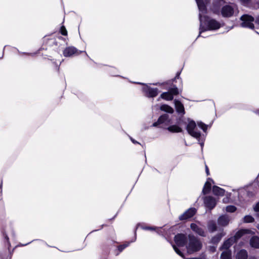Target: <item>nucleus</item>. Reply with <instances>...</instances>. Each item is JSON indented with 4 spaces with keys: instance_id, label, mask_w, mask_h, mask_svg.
Instances as JSON below:
<instances>
[{
    "instance_id": "1",
    "label": "nucleus",
    "mask_w": 259,
    "mask_h": 259,
    "mask_svg": "<svg viewBox=\"0 0 259 259\" xmlns=\"http://www.w3.org/2000/svg\"><path fill=\"white\" fill-rule=\"evenodd\" d=\"M199 11L201 12L199 15L200 21L199 34L208 30H216L221 27L220 23L214 19H211L208 17H202V14H205L207 12L206 6L210 3V0H195Z\"/></svg>"
},
{
    "instance_id": "2",
    "label": "nucleus",
    "mask_w": 259,
    "mask_h": 259,
    "mask_svg": "<svg viewBox=\"0 0 259 259\" xmlns=\"http://www.w3.org/2000/svg\"><path fill=\"white\" fill-rule=\"evenodd\" d=\"M188 237V243L186 245L187 252L192 254L199 251L202 247L200 240L193 235H189Z\"/></svg>"
},
{
    "instance_id": "3",
    "label": "nucleus",
    "mask_w": 259,
    "mask_h": 259,
    "mask_svg": "<svg viewBox=\"0 0 259 259\" xmlns=\"http://www.w3.org/2000/svg\"><path fill=\"white\" fill-rule=\"evenodd\" d=\"M240 20L242 21L240 24L241 27L254 29V26L253 22L254 21V18L252 16L245 14L241 17Z\"/></svg>"
},
{
    "instance_id": "4",
    "label": "nucleus",
    "mask_w": 259,
    "mask_h": 259,
    "mask_svg": "<svg viewBox=\"0 0 259 259\" xmlns=\"http://www.w3.org/2000/svg\"><path fill=\"white\" fill-rule=\"evenodd\" d=\"M186 130L191 136L196 138H199L200 137V133L197 131L196 123L193 120H191L188 122Z\"/></svg>"
},
{
    "instance_id": "5",
    "label": "nucleus",
    "mask_w": 259,
    "mask_h": 259,
    "mask_svg": "<svg viewBox=\"0 0 259 259\" xmlns=\"http://www.w3.org/2000/svg\"><path fill=\"white\" fill-rule=\"evenodd\" d=\"M236 6L226 5L222 7L221 14L224 17H231L234 13Z\"/></svg>"
},
{
    "instance_id": "6",
    "label": "nucleus",
    "mask_w": 259,
    "mask_h": 259,
    "mask_svg": "<svg viewBox=\"0 0 259 259\" xmlns=\"http://www.w3.org/2000/svg\"><path fill=\"white\" fill-rule=\"evenodd\" d=\"M174 240L178 246L183 247L186 244L188 238L185 234L180 233L175 236Z\"/></svg>"
},
{
    "instance_id": "7",
    "label": "nucleus",
    "mask_w": 259,
    "mask_h": 259,
    "mask_svg": "<svg viewBox=\"0 0 259 259\" xmlns=\"http://www.w3.org/2000/svg\"><path fill=\"white\" fill-rule=\"evenodd\" d=\"M197 212L196 208L191 207L187 209L182 214L179 216V220L181 221L186 220L193 217Z\"/></svg>"
},
{
    "instance_id": "8",
    "label": "nucleus",
    "mask_w": 259,
    "mask_h": 259,
    "mask_svg": "<svg viewBox=\"0 0 259 259\" xmlns=\"http://www.w3.org/2000/svg\"><path fill=\"white\" fill-rule=\"evenodd\" d=\"M145 96L148 98L156 97L158 94V90L157 88H152L146 86L143 89Z\"/></svg>"
},
{
    "instance_id": "9",
    "label": "nucleus",
    "mask_w": 259,
    "mask_h": 259,
    "mask_svg": "<svg viewBox=\"0 0 259 259\" xmlns=\"http://www.w3.org/2000/svg\"><path fill=\"white\" fill-rule=\"evenodd\" d=\"M191 230L196 234L202 237L206 236V233L202 227L195 223L190 225Z\"/></svg>"
},
{
    "instance_id": "10",
    "label": "nucleus",
    "mask_w": 259,
    "mask_h": 259,
    "mask_svg": "<svg viewBox=\"0 0 259 259\" xmlns=\"http://www.w3.org/2000/svg\"><path fill=\"white\" fill-rule=\"evenodd\" d=\"M205 206L210 209L214 208L216 205L215 199L212 196H206L204 199Z\"/></svg>"
},
{
    "instance_id": "11",
    "label": "nucleus",
    "mask_w": 259,
    "mask_h": 259,
    "mask_svg": "<svg viewBox=\"0 0 259 259\" xmlns=\"http://www.w3.org/2000/svg\"><path fill=\"white\" fill-rule=\"evenodd\" d=\"M254 233H255L254 232H252L249 229H241L237 231L235 233V235L232 237L235 239V241L236 242L244 235L247 234H254Z\"/></svg>"
},
{
    "instance_id": "12",
    "label": "nucleus",
    "mask_w": 259,
    "mask_h": 259,
    "mask_svg": "<svg viewBox=\"0 0 259 259\" xmlns=\"http://www.w3.org/2000/svg\"><path fill=\"white\" fill-rule=\"evenodd\" d=\"M81 53L75 47H69L66 48L63 51V55L65 57H70L73 55H78Z\"/></svg>"
},
{
    "instance_id": "13",
    "label": "nucleus",
    "mask_w": 259,
    "mask_h": 259,
    "mask_svg": "<svg viewBox=\"0 0 259 259\" xmlns=\"http://www.w3.org/2000/svg\"><path fill=\"white\" fill-rule=\"evenodd\" d=\"M230 221L229 217L226 215L220 216L218 220V223L220 226H226Z\"/></svg>"
},
{
    "instance_id": "14",
    "label": "nucleus",
    "mask_w": 259,
    "mask_h": 259,
    "mask_svg": "<svg viewBox=\"0 0 259 259\" xmlns=\"http://www.w3.org/2000/svg\"><path fill=\"white\" fill-rule=\"evenodd\" d=\"M235 242V239L231 237L224 242L221 249L227 250Z\"/></svg>"
},
{
    "instance_id": "15",
    "label": "nucleus",
    "mask_w": 259,
    "mask_h": 259,
    "mask_svg": "<svg viewBox=\"0 0 259 259\" xmlns=\"http://www.w3.org/2000/svg\"><path fill=\"white\" fill-rule=\"evenodd\" d=\"M168 120V115L167 114H163L161 115L158 120L156 122H155L153 123V126L156 127L158 125L165 123L166 121Z\"/></svg>"
},
{
    "instance_id": "16",
    "label": "nucleus",
    "mask_w": 259,
    "mask_h": 259,
    "mask_svg": "<svg viewBox=\"0 0 259 259\" xmlns=\"http://www.w3.org/2000/svg\"><path fill=\"white\" fill-rule=\"evenodd\" d=\"M248 256L247 251L245 249H242L237 252L235 258L236 259H247Z\"/></svg>"
},
{
    "instance_id": "17",
    "label": "nucleus",
    "mask_w": 259,
    "mask_h": 259,
    "mask_svg": "<svg viewBox=\"0 0 259 259\" xmlns=\"http://www.w3.org/2000/svg\"><path fill=\"white\" fill-rule=\"evenodd\" d=\"M174 103L177 112L184 114L185 113V109L183 104L177 100H175Z\"/></svg>"
},
{
    "instance_id": "18",
    "label": "nucleus",
    "mask_w": 259,
    "mask_h": 259,
    "mask_svg": "<svg viewBox=\"0 0 259 259\" xmlns=\"http://www.w3.org/2000/svg\"><path fill=\"white\" fill-rule=\"evenodd\" d=\"M223 3H224V0H214L213 6L211 8L212 11L214 13H217L219 12L220 6Z\"/></svg>"
},
{
    "instance_id": "19",
    "label": "nucleus",
    "mask_w": 259,
    "mask_h": 259,
    "mask_svg": "<svg viewBox=\"0 0 259 259\" xmlns=\"http://www.w3.org/2000/svg\"><path fill=\"white\" fill-rule=\"evenodd\" d=\"M250 245L255 248H259V237L254 236L251 238L249 241Z\"/></svg>"
},
{
    "instance_id": "20",
    "label": "nucleus",
    "mask_w": 259,
    "mask_h": 259,
    "mask_svg": "<svg viewBox=\"0 0 259 259\" xmlns=\"http://www.w3.org/2000/svg\"><path fill=\"white\" fill-rule=\"evenodd\" d=\"M225 190L217 186H214L212 187V192L214 195L218 196H223L225 194Z\"/></svg>"
},
{
    "instance_id": "21",
    "label": "nucleus",
    "mask_w": 259,
    "mask_h": 259,
    "mask_svg": "<svg viewBox=\"0 0 259 259\" xmlns=\"http://www.w3.org/2000/svg\"><path fill=\"white\" fill-rule=\"evenodd\" d=\"M207 228L209 232L212 233L215 232L217 229L216 223L213 221H210L207 224Z\"/></svg>"
},
{
    "instance_id": "22",
    "label": "nucleus",
    "mask_w": 259,
    "mask_h": 259,
    "mask_svg": "<svg viewBox=\"0 0 259 259\" xmlns=\"http://www.w3.org/2000/svg\"><path fill=\"white\" fill-rule=\"evenodd\" d=\"M224 235L225 234H223V233L217 234L215 236H214L211 238L210 241L211 243L215 244H218L220 241L223 236H224Z\"/></svg>"
},
{
    "instance_id": "23",
    "label": "nucleus",
    "mask_w": 259,
    "mask_h": 259,
    "mask_svg": "<svg viewBox=\"0 0 259 259\" xmlns=\"http://www.w3.org/2000/svg\"><path fill=\"white\" fill-rule=\"evenodd\" d=\"M167 129L171 133H181L182 132V129L177 125H170Z\"/></svg>"
},
{
    "instance_id": "24",
    "label": "nucleus",
    "mask_w": 259,
    "mask_h": 259,
    "mask_svg": "<svg viewBox=\"0 0 259 259\" xmlns=\"http://www.w3.org/2000/svg\"><path fill=\"white\" fill-rule=\"evenodd\" d=\"M160 97L167 101H171L173 99V96L169 92H164L161 94Z\"/></svg>"
},
{
    "instance_id": "25",
    "label": "nucleus",
    "mask_w": 259,
    "mask_h": 259,
    "mask_svg": "<svg viewBox=\"0 0 259 259\" xmlns=\"http://www.w3.org/2000/svg\"><path fill=\"white\" fill-rule=\"evenodd\" d=\"M160 109L161 110L166 112L169 113H172L174 112L173 108L168 105H162L160 106Z\"/></svg>"
},
{
    "instance_id": "26",
    "label": "nucleus",
    "mask_w": 259,
    "mask_h": 259,
    "mask_svg": "<svg viewBox=\"0 0 259 259\" xmlns=\"http://www.w3.org/2000/svg\"><path fill=\"white\" fill-rule=\"evenodd\" d=\"M221 259H231V251L228 250L223 251L221 255Z\"/></svg>"
},
{
    "instance_id": "27",
    "label": "nucleus",
    "mask_w": 259,
    "mask_h": 259,
    "mask_svg": "<svg viewBox=\"0 0 259 259\" xmlns=\"http://www.w3.org/2000/svg\"><path fill=\"white\" fill-rule=\"evenodd\" d=\"M172 247H173L174 249L176 251V252L178 254H179L180 256H181L183 258H184V259H198V258H196V257L185 258L184 257V255L183 253L180 251V250L175 245H173Z\"/></svg>"
},
{
    "instance_id": "28",
    "label": "nucleus",
    "mask_w": 259,
    "mask_h": 259,
    "mask_svg": "<svg viewBox=\"0 0 259 259\" xmlns=\"http://www.w3.org/2000/svg\"><path fill=\"white\" fill-rule=\"evenodd\" d=\"M210 188H211V184L208 182H206L204 186V187H203V189L202 190L203 194H205L208 193L210 191Z\"/></svg>"
},
{
    "instance_id": "29",
    "label": "nucleus",
    "mask_w": 259,
    "mask_h": 259,
    "mask_svg": "<svg viewBox=\"0 0 259 259\" xmlns=\"http://www.w3.org/2000/svg\"><path fill=\"white\" fill-rule=\"evenodd\" d=\"M254 221V218L251 215H246L244 217V222L245 223H252Z\"/></svg>"
},
{
    "instance_id": "30",
    "label": "nucleus",
    "mask_w": 259,
    "mask_h": 259,
    "mask_svg": "<svg viewBox=\"0 0 259 259\" xmlns=\"http://www.w3.org/2000/svg\"><path fill=\"white\" fill-rule=\"evenodd\" d=\"M236 207L234 205H229L226 208V210L229 212H234L236 211Z\"/></svg>"
},
{
    "instance_id": "31",
    "label": "nucleus",
    "mask_w": 259,
    "mask_h": 259,
    "mask_svg": "<svg viewBox=\"0 0 259 259\" xmlns=\"http://www.w3.org/2000/svg\"><path fill=\"white\" fill-rule=\"evenodd\" d=\"M169 92L171 93L172 96L173 95H177L179 94V90L176 87L170 89Z\"/></svg>"
},
{
    "instance_id": "32",
    "label": "nucleus",
    "mask_w": 259,
    "mask_h": 259,
    "mask_svg": "<svg viewBox=\"0 0 259 259\" xmlns=\"http://www.w3.org/2000/svg\"><path fill=\"white\" fill-rule=\"evenodd\" d=\"M197 124L204 132H206L207 128V125L202 122H198Z\"/></svg>"
},
{
    "instance_id": "33",
    "label": "nucleus",
    "mask_w": 259,
    "mask_h": 259,
    "mask_svg": "<svg viewBox=\"0 0 259 259\" xmlns=\"http://www.w3.org/2000/svg\"><path fill=\"white\" fill-rule=\"evenodd\" d=\"M60 32L63 35L66 36L67 35V30L66 29L65 26H61V27L60 28Z\"/></svg>"
},
{
    "instance_id": "34",
    "label": "nucleus",
    "mask_w": 259,
    "mask_h": 259,
    "mask_svg": "<svg viewBox=\"0 0 259 259\" xmlns=\"http://www.w3.org/2000/svg\"><path fill=\"white\" fill-rule=\"evenodd\" d=\"M127 246H128V244H123V245H119L118 247V249L120 252H121Z\"/></svg>"
},
{
    "instance_id": "35",
    "label": "nucleus",
    "mask_w": 259,
    "mask_h": 259,
    "mask_svg": "<svg viewBox=\"0 0 259 259\" xmlns=\"http://www.w3.org/2000/svg\"><path fill=\"white\" fill-rule=\"evenodd\" d=\"M143 229L146 230L154 231L156 230V228L154 227H144Z\"/></svg>"
},
{
    "instance_id": "36",
    "label": "nucleus",
    "mask_w": 259,
    "mask_h": 259,
    "mask_svg": "<svg viewBox=\"0 0 259 259\" xmlns=\"http://www.w3.org/2000/svg\"><path fill=\"white\" fill-rule=\"evenodd\" d=\"M253 210L255 212H258L259 211V202H257L254 206H253Z\"/></svg>"
},
{
    "instance_id": "37",
    "label": "nucleus",
    "mask_w": 259,
    "mask_h": 259,
    "mask_svg": "<svg viewBox=\"0 0 259 259\" xmlns=\"http://www.w3.org/2000/svg\"><path fill=\"white\" fill-rule=\"evenodd\" d=\"M250 0H240L241 4L244 6H247Z\"/></svg>"
},
{
    "instance_id": "38",
    "label": "nucleus",
    "mask_w": 259,
    "mask_h": 259,
    "mask_svg": "<svg viewBox=\"0 0 259 259\" xmlns=\"http://www.w3.org/2000/svg\"><path fill=\"white\" fill-rule=\"evenodd\" d=\"M205 171H206L207 176L209 175L210 174H209L208 167L206 165H205Z\"/></svg>"
},
{
    "instance_id": "39",
    "label": "nucleus",
    "mask_w": 259,
    "mask_h": 259,
    "mask_svg": "<svg viewBox=\"0 0 259 259\" xmlns=\"http://www.w3.org/2000/svg\"><path fill=\"white\" fill-rule=\"evenodd\" d=\"M209 250L211 252H214L216 250V247L215 246H210L209 248Z\"/></svg>"
},
{
    "instance_id": "40",
    "label": "nucleus",
    "mask_w": 259,
    "mask_h": 259,
    "mask_svg": "<svg viewBox=\"0 0 259 259\" xmlns=\"http://www.w3.org/2000/svg\"><path fill=\"white\" fill-rule=\"evenodd\" d=\"M255 22L256 24H258L259 25V16L256 17L255 20Z\"/></svg>"
},
{
    "instance_id": "41",
    "label": "nucleus",
    "mask_w": 259,
    "mask_h": 259,
    "mask_svg": "<svg viewBox=\"0 0 259 259\" xmlns=\"http://www.w3.org/2000/svg\"><path fill=\"white\" fill-rule=\"evenodd\" d=\"M131 140L134 144H140L139 142L136 141L135 140L133 139L132 138H131Z\"/></svg>"
},
{
    "instance_id": "42",
    "label": "nucleus",
    "mask_w": 259,
    "mask_h": 259,
    "mask_svg": "<svg viewBox=\"0 0 259 259\" xmlns=\"http://www.w3.org/2000/svg\"><path fill=\"white\" fill-rule=\"evenodd\" d=\"M181 72H178L176 74V76L175 77V79L177 78L178 79L179 78Z\"/></svg>"
},
{
    "instance_id": "43",
    "label": "nucleus",
    "mask_w": 259,
    "mask_h": 259,
    "mask_svg": "<svg viewBox=\"0 0 259 259\" xmlns=\"http://www.w3.org/2000/svg\"><path fill=\"white\" fill-rule=\"evenodd\" d=\"M4 235L5 236V237L6 239L7 240V241L8 242H9V238H8V236L7 235H5V234H4Z\"/></svg>"
},
{
    "instance_id": "44",
    "label": "nucleus",
    "mask_w": 259,
    "mask_h": 259,
    "mask_svg": "<svg viewBox=\"0 0 259 259\" xmlns=\"http://www.w3.org/2000/svg\"><path fill=\"white\" fill-rule=\"evenodd\" d=\"M136 83H137V84H143V83H140V82H136Z\"/></svg>"
},
{
    "instance_id": "45",
    "label": "nucleus",
    "mask_w": 259,
    "mask_h": 259,
    "mask_svg": "<svg viewBox=\"0 0 259 259\" xmlns=\"http://www.w3.org/2000/svg\"><path fill=\"white\" fill-rule=\"evenodd\" d=\"M257 228L259 230V225L257 226Z\"/></svg>"
},
{
    "instance_id": "46",
    "label": "nucleus",
    "mask_w": 259,
    "mask_h": 259,
    "mask_svg": "<svg viewBox=\"0 0 259 259\" xmlns=\"http://www.w3.org/2000/svg\"><path fill=\"white\" fill-rule=\"evenodd\" d=\"M203 143H201V146H203Z\"/></svg>"
},
{
    "instance_id": "47",
    "label": "nucleus",
    "mask_w": 259,
    "mask_h": 259,
    "mask_svg": "<svg viewBox=\"0 0 259 259\" xmlns=\"http://www.w3.org/2000/svg\"><path fill=\"white\" fill-rule=\"evenodd\" d=\"M2 182H1V186L0 187H2Z\"/></svg>"
}]
</instances>
